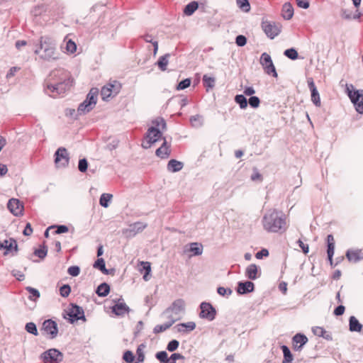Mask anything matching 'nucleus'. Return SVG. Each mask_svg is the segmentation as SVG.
I'll return each instance as SVG.
<instances>
[{
    "instance_id": "nucleus-1",
    "label": "nucleus",
    "mask_w": 363,
    "mask_h": 363,
    "mask_svg": "<svg viewBox=\"0 0 363 363\" xmlns=\"http://www.w3.org/2000/svg\"><path fill=\"white\" fill-rule=\"evenodd\" d=\"M262 225L268 233H282L287 229L286 216L281 211L270 209L262 218Z\"/></svg>"
},
{
    "instance_id": "nucleus-2",
    "label": "nucleus",
    "mask_w": 363,
    "mask_h": 363,
    "mask_svg": "<svg viewBox=\"0 0 363 363\" xmlns=\"http://www.w3.org/2000/svg\"><path fill=\"white\" fill-rule=\"evenodd\" d=\"M52 83L47 84V89L52 94H65L73 85V79L69 72L64 69L53 70L50 73Z\"/></svg>"
},
{
    "instance_id": "nucleus-3",
    "label": "nucleus",
    "mask_w": 363,
    "mask_h": 363,
    "mask_svg": "<svg viewBox=\"0 0 363 363\" xmlns=\"http://www.w3.org/2000/svg\"><path fill=\"white\" fill-rule=\"evenodd\" d=\"M34 53L45 61H55L59 59L56 41L50 36H41Z\"/></svg>"
},
{
    "instance_id": "nucleus-4",
    "label": "nucleus",
    "mask_w": 363,
    "mask_h": 363,
    "mask_svg": "<svg viewBox=\"0 0 363 363\" xmlns=\"http://www.w3.org/2000/svg\"><path fill=\"white\" fill-rule=\"evenodd\" d=\"M97 95L98 89H91L85 100L79 105L77 115H84L93 110L97 102Z\"/></svg>"
},
{
    "instance_id": "nucleus-5",
    "label": "nucleus",
    "mask_w": 363,
    "mask_h": 363,
    "mask_svg": "<svg viewBox=\"0 0 363 363\" xmlns=\"http://www.w3.org/2000/svg\"><path fill=\"white\" fill-rule=\"evenodd\" d=\"M346 92L356 111L363 113V89H354L352 84L346 85Z\"/></svg>"
},
{
    "instance_id": "nucleus-6",
    "label": "nucleus",
    "mask_w": 363,
    "mask_h": 363,
    "mask_svg": "<svg viewBox=\"0 0 363 363\" xmlns=\"http://www.w3.org/2000/svg\"><path fill=\"white\" fill-rule=\"evenodd\" d=\"M145 138L146 142L142 143V147L144 149H148L162 138V132L159 128L150 126L148 128Z\"/></svg>"
},
{
    "instance_id": "nucleus-7",
    "label": "nucleus",
    "mask_w": 363,
    "mask_h": 363,
    "mask_svg": "<svg viewBox=\"0 0 363 363\" xmlns=\"http://www.w3.org/2000/svg\"><path fill=\"white\" fill-rule=\"evenodd\" d=\"M185 312V301L182 298L176 299L164 310L163 315H172L174 318H179L180 315Z\"/></svg>"
},
{
    "instance_id": "nucleus-8",
    "label": "nucleus",
    "mask_w": 363,
    "mask_h": 363,
    "mask_svg": "<svg viewBox=\"0 0 363 363\" xmlns=\"http://www.w3.org/2000/svg\"><path fill=\"white\" fill-rule=\"evenodd\" d=\"M63 354L55 348L43 352L40 357L43 363H60L63 360Z\"/></svg>"
},
{
    "instance_id": "nucleus-9",
    "label": "nucleus",
    "mask_w": 363,
    "mask_h": 363,
    "mask_svg": "<svg viewBox=\"0 0 363 363\" xmlns=\"http://www.w3.org/2000/svg\"><path fill=\"white\" fill-rule=\"evenodd\" d=\"M67 315L70 323H74L80 320L86 321L84 309L76 303H71L69 305Z\"/></svg>"
},
{
    "instance_id": "nucleus-10",
    "label": "nucleus",
    "mask_w": 363,
    "mask_h": 363,
    "mask_svg": "<svg viewBox=\"0 0 363 363\" xmlns=\"http://www.w3.org/2000/svg\"><path fill=\"white\" fill-rule=\"evenodd\" d=\"M281 25L273 21H263L262 28L268 38L274 39L281 31Z\"/></svg>"
},
{
    "instance_id": "nucleus-11",
    "label": "nucleus",
    "mask_w": 363,
    "mask_h": 363,
    "mask_svg": "<svg viewBox=\"0 0 363 363\" xmlns=\"http://www.w3.org/2000/svg\"><path fill=\"white\" fill-rule=\"evenodd\" d=\"M260 64L266 74L277 77L278 74L274 65L271 56L267 52H263L260 56Z\"/></svg>"
},
{
    "instance_id": "nucleus-12",
    "label": "nucleus",
    "mask_w": 363,
    "mask_h": 363,
    "mask_svg": "<svg viewBox=\"0 0 363 363\" xmlns=\"http://www.w3.org/2000/svg\"><path fill=\"white\" fill-rule=\"evenodd\" d=\"M199 317L208 321H213L216 316L217 311L213 306L208 302H202L200 304Z\"/></svg>"
},
{
    "instance_id": "nucleus-13",
    "label": "nucleus",
    "mask_w": 363,
    "mask_h": 363,
    "mask_svg": "<svg viewBox=\"0 0 363 363\" xmlns=\"http://www.w3.org/2000/svg\"><path fill=\"white\" fill-rule=\"evenodd\" d=\"M113 302L114 305L111 307V312L116 316H123L130 311V308L126 305L122 297L113 299Z\"/></svg>"
},
{
    "instance_id": "nucleus-14",
    "label": "nucleus",
    "mask_w": 363,
    "mask_h": 363,
    "mask_svg": "<svg viewBox=\"0 0 363 363\" xmlns=\"http://www.w3.org/2000/svg\"><path fill=\"white\" fill-rule=\"evenodd\" d=\"M147 225L142 222H135L129 225L128 228L123 229L122 233L123 235L126 238H133L138 233L142 232Z\"/></svg>"
},
{
    "instance_id": "nucleus-15",
    "label": "nucleus",
    "mask_w": 363,
    "mask_h": 363,
    "mask_svg": "<svg viewBox=\"0 0 363 363\" xmlns=\"http://www.w3.org/2000/svg\"><path fill=\"white\" fill-rule=\"evenodd\" d=\"M69 161V157L67 149L62 147H59L55 152V163L57 165L65 167L68 166Z\"/></svg>"
},
{
    "instance_id": "nucleus-16",
    "label": "nucleus",
    "mask_w": 363,
    "mask_h": 363,
    "mask_svg": "<svg viewBox=\"0 0 363 363\" xmlns=\"http://www.w3.org/2000/svg\"><path fill=\"white\" fill-rule=\"evenodd\" d=\"M42 330L50 335V339H54L57 337L58 333L57 324L52 319H48L43 321L42 325Z\"/></svg>"
},
{
    "instance_id": "nucleus-17",
    "label": "nucleus",
    "mask_w": 363,
    "mask_h": 363,
    "mask_svg": "<svg viewBox=\"0 0 363 363\" xmlns=\"http://www.w3.org/2000/svg\"><path fill=\"white\" fill-rule=\"evenodd\" d=\"M7 208L9 211L14 216H21L23 215L24 206L22 202L18 199H10L7 203Z\"/></svg>"
},
{
    "instance_id": "nucleus-18",
    "label": "nucleus",
    "mask_w": 363,
    "mask_h": 363,
    "mask_svg": "<svg viewBox=\"0 0 363 363\" xmlns=\"http://www.w3.org/2000/svg\"><path fill=\"white\" fill-rule=\"evenodd\" d=\"M255 284L251 281H240L238 282L236 291L240 295H245L253 292Z\"/></svg>"
},
{
    "instance_id": "nucleus-19",
    "label": "nucleus",
    "mask_w": 363,
    "mask_h": 363,
    "mask_svg": "<svg viewBox=\"0 0 363 363\" xmlns=\"http://www.w3.org/2000/svg\"><path fill=\"white\" fill-rule=\"evenodd\" d=\"M327 255L328 259L331 267H335L338 262L333 263V255L335 252V240L333 235L330 234L327 236Z\"/></svg>"
},
{
    "instance_id": "nucleus-20",
    "label": "nucleus",
    "mask_w": 363,
    "mask_h": 363,
    "mask_svg": "<svg viewBox=\"0 0 363 363\" xmlns=\"http://www.w3.org/2000/svg\"><path fill=\"white\" fill-rule=\"evenodd\" d=\"M308 337L303 333H296L292 338L293 348L295 351H301L308 342Z\"/></svg>"
},
{
    "instance_id": "nucleus-21",
    "label": "nucleus",
    "mask_w": 363,
    "mask_h": 363,
    "mask_svg": "<svg viewBox=\"0 0 363 363\" xmlns=\"http://www.w3.org/2000/svg\"><path fill=\"white\" fill-rule=\"evenodd\" d=\"M308 86L311 93V101L315 106H320V95L312 78L308 79Z\"/></svg>"
},
{
    "instance_id": "nucleus-22",
    "label": "nucleus",
    "mask_w": 363,
    "mask_h": 363,
    "mask_svg": "<svg viewBox=\"0 0 363 363\" xmlns=\"http://www.w3.org/2000/svg\"><path fill=\"white\" fill-rule=\"evenodd\" d=\"M162 138H163L164 141L162 145L156 150L155 155L161 159H167L171 155L170 145L167 144L165 138L162 137Z\"/></svg>"
},
{
    "instance_id": "nucleus-23",
    "label": "nucleus",
    "mask_w": 363,
    "mask_h": 363,
    "mask_svg": "<svg viewBox=\"0 0 363 363\" xmlns=\"http://www.w3.org/2000/svg\"><path fill=\"white\" fill-rule=\"evenodd\" d=\"M345 256L349 262L357 263L363 259L361 250H347Z\"/></svg>"
},
{
    "instance_id": "nucleus-24",
    "label": "nucleus",
    "mask_w": 363,
    "mask_h": 363,
    "mask_svg": "<svg viewBox=\"0 0 363 363\" xmlns=\"http://www.w3.org/2000/svg\"><path fill=\"white\" fill-rule=\"evenodd\" d=\"M167 318L169 319V321L162 324V325H157L155 326L153 329V333L155 334L162 333L169 328L176 321L179 320V318H174L172 315H168Z\"/></svg>"
},
{
    "instance_id": "nucleus-25",
    "label": "nucleus",
    "mask_w": 363,
    "mask_h": 363,
    "mask_svg": "<svg viewBox=\"0 0 363 363\" xmlns=\"http://www.w3.org/2000/svg\"><path fill=\"white\" fill-rule=\"evenodd\" d=\"M183 162L175 159H172L168 162L167 169L169 172L175 173L179 172L183 168Z\"/></svg>"
},
{
    "instance_id": "nucleus-26",
    "label": "nucleus",
    "mask_w": 363,
    "mask_h": 363,
    "mask_svg": "<svg viewBox=\"0 0 363 363\" xmlns=\"http://www.w3.org/2000/svg\"><path fill=\"white\" fill-rule=\"evenodd\" d=\"M257 273V266L255 264H251L246 268L245 275L249 279L255 280L259 277Z\"/></svg>"
},
{
    "instance_id": "nucleus-27",
    "label": "nucleus",
    "mask_w": 363,
    "mask_h": 363,
    "mask_svg": "<svg viewBox=\"0 0 363 363\" xmlns=\"http://www.w3.org/2000/svg\"><path fill=\"white\" fill-rule=\"evenodd\" d=\"M349 329L351 332H360L362 329V325L354 315L349 318Z\"/></svg>"
},
{
    "instance_id": "nucleus-28",
    "label": "nucleus",
    "mask_w": 363,
    "mask_h": 363,
    "mask_svg": "<svg viewBox=\"0 0 363 363\" xmlns=\"http://www.w3.org/2000/svg\"><path fill=\"white\" fill-rule=\"evenodd\" d=\"M282 17L286 20H290L294 16V8L290 3H285L282 6Z\"/></svg>"
},
{
    "instance_id": "nucleus-29",
    "label": "nucleus",
    "mask_w": 363,
    "mask_h": 363,
    "mask_svg": "<svg viewBox=\"0 0 363 363\" xmlns=\"http://www.w3.org/2000/svg\"><path fill=\"white\" fill-rule=\"evenodd\" d=\"M109 292L110 286L106 282L100 284L96 289V294L99 297H106L108 295Z\"/></svg>"
},
{
    "instance_id": "nucleus-30",
    "label": "nucleus",
    "mask_w": 363,
    "mask_h": 363,
    "mask_svg": "<svg viewBox=\"0 0 363 363\" xmlns=\"http://www.w3.org/2000/svg\"><path fill=\"white\" fill-rule=\"evenodd\" d=\"M281 349L284 355L282 363H291L294 359V357L289 347L285 345H283L281 346Z\"/></svg>"
},
{
    "instance_id": "nucleus-31",
    "label": "nucleus",
    "mask_w": 363,
    "mask_h": 363,
    "mask_svg": "<svg viewBox=\"0 0 363 363\" xmlns=\"http://www.w3.org/2000/svg\"><path fill=\"white\" fill-rule=\"evenodd\" d=\"M199 8V3L196 1H191L185 6L184 9V13L186 16H191Z\"/></svg>"
},
{
    "instance_id": "nucleus-32",
    "label": "nucleus",
    "mask_w": 363,
    "mask_h": 363,
    "mask_svg": "<svg viewBox=\"0 0 363 363\" xmlns=\"http://www.w3.org/2000/svg\"><path fill=\"white\" fill-rule=\"evenodd\" d=\"M203 84L206 88V91H208L215 86L216 79L213 77H209L207 74H204L202 78Z\"/></svg>"
},
{
    "instance_id": "nucleus-33",
    "label": "nucleus",
    "mask_w": 363,
    "mask_h": 363,
    "mask_svg": "<svg viewBox=\"0 0 363 363\" xmlns=\"http://www.w3.org/2000/svg\"><path fill=\"white\" fill-rule=\"evenodd\" d=\"M169 53H167L158 59L156 65L158 66L161 71H165L167 69V67L169 62V57H170Z\"/></svg>"
},
{
    "instance_id": "nucleus-34",
    "label": "nucleus",
    "mask_w": 363,
    "mask_h": 363,
    "mask_svg": "<svg viewBox=\"0 0 363 363\" xmlns=\"http://www.w3.org/2000/svg\"><path fill=\"white\" fill-rule=\"evenodd\" d=\"M145 343H141L138 346L136 350L137 360L135 363H143L145 361V356L144 353V350L145 349Z\"/></svg>"
},
{
    "instance_id": "nucleus-35",
    "label": "nucleus",
    "mask_w": 363,
    "mask_h": 363,
    "mask_svg": "<svg viewBox=\"0 0 363 363\" xmlns=\"http://www.w3.org/2000/svg\"><path fill=\"white\" fill-rule=\"evenodd\" d=\"M94 267L100 270L104 274H109V271L106 268V262L104 258H98L94 264Z\"/></svg>"
},
{
    "instance_id": "nucleus-36",
    "label": "nucleus",
    "mask_w": 363,
    "mask_h": 363,
    "mask_svg": "<svg viewBox=\"0 0 363 363\" xmlns=\"http://www.w3.org/2000/svg\"><path fill=\"white\" fill-rule=\"evenodd\" d=\"M189 251L195 256L201 255L203 252V245L201 243L192 242L190 244Z\"/></svg>"
},
{
    "instance_id": "nucleus-37",
    "label": "nucleus",
    "mask_w": 363,
    "mask_h": 363,
    "mask_svg": "<svg viewBox=\"0 0 363 363\" xmlns=\"http://www.w3.org/2000/svg\"><path fill=\"white\" fill-rule=\"evenodd\" d=\"M112 198V194L104 193L100 196L99 204L104 208H107L109 206Z\"/></svg>"
},
{
    "instance_id": "nucleus-38",
    "label": "nucleus",
    "mask_w": 363,
    "mask_h": 363,
    "mask_svg": "<svg viewBox=\"0 0 363 363\" xmlns=\"http://www.w3.org/2000/svg\"><path fill=\"white\" fill-rule=\"evenodd\" d=\"M235 102L239 105L241 109H245L247 108L248 102L247 99L243 94H237L235 96Z\"/></svg>"
},
{
    "instance_id": "nucleus-39",
    "label": "nucleus",
    "mask_w": 363,
    "mask_h": 363,
    "mask_svg": "<svg viewBox=\"0 0 363 363\" xmlns=\"http://www.w3.org/2000/svg\"><path fill=\"white\" fill-rule=\"evenodd\" d=\"M26 290L29 293L28 298L31 301H36L40 297V291L31 286L26 287Z\"/></svg>"
},
{
    "instance_id": "nucleus-40",
    "label": "nucleus",
    "mask_w": 363,
    "mask_h": 363,
    "mask_svg": "<svg viewBox=\"0 0 363 363\" xmlns=\"http://www.w3.org/2000/svg\"><path fill=\"white\" fill-rule=\"evenodd\" d=\"M284 55L291 60H296L298 57V52L294 48L285 50Z\"/></svg>"
},
{
    "instance_id": "nucleus-41",
    "label": "nucleus",
    "mask_w": 363,
    "mask_h": 363,
    "mask_svg": "<svg viewBox=\"0 0 363 363\" xmlns=\"http://www.w3.org/2000/svg\"><path fill=\"white\" fill-rule=\"evenodd\" d=\"M25 330L27 333L33 335L35 336L38 335V331L36 324L33 322L27 323L25 325Z\"/></svg>"
},
{
    "instance_id": "nucleus-42",
    "label": "nucleus",
    "mask_w": 363,
    "mask_h": 363,
    "mask_svg": "<svg viewBox=\"0 0 363 363\" xmlns=\"http://www.w3.org/2000/svg\"><path fill=\"white\" fill-rule=\"evenodd\" d=\"M106 85L108 88H111V90L114 95H116L121 89V84L116 80L108 83Z\"/></svg>"
},
{
    "instance_id": "nucleus-43",
    "label": "nucleus",
    "mask_w": 363,
    "mask_h": 363,
    "mask_svg": "<svg viewBox=\"0 0 363 363\" xmlns=\"http://www.w3.org/2000/svg\"><path fill=\"white\" fill-rule=\"evenodd\" d=\"M34 255L38 256L40 259H44L48 254V247L45 245L40 246L39 249L34 250Z\"/></svg>"
},
{
    "instance_id": "nucleus-44",
    "label": "nucleus",
    "mask_w": 363,
    "mask_h": 363,
    "mask_svg": "<svg viewBox=\"0 0 363 363\" xmlns=\"http://www.w3.org/2000/svg\"><path fill=\"white\" fill-rule=\"evenodd\" d=\"M239 9L242 11L248 12L250 10V4L248 0H236Z\"/></svg>"
},
{
    "instance_id": "nucleus-45",
    "label": "nucleus",
    "mask_w": 363,
    "mask_h": 363,
    "mask_svg": "<svg viewBox=\"0 0 363 363\" xmlns=\"http://www.w3.org/2000/svg\"><path fill=\"white\" fill-rule=\"evenodd\" d=\"M191 83V78H186L178 83L176 89L178 91L184 90L190 86Z\"/></svg>"
},
{
    "instance_id": "nucleus-46",
    "label": "nucleus",
    "mask_w": 363,
    "mask_h": 363,
    "mask_svg": "<svg viewBox=\"0 0 363 363\" xmlns=\"http://www.w3.org/2000/svg\"><path fill=\"white\" fill-rule=\"evenodd\" d=\"M217 293L221 296L228 297L232 294L233 291L230 288L218 286L217 288Z\"/></svg>"
},
{
    "instance_id": "nucleus-47",
    "label": "nucleus",
    "mask_w": 363,
    "mask_h": 363,
    "mask_svg": "<svg viewBox=\"0 0 363 363\" xmlns=\"http://www.w3.org/2000/svg\"><path fill=\"white\" fill-rule=\"evenodd\" d=\"M71 292V287L69 284H63L60 287V294L61 296L66 298L67 297Z\"/></svg>"
},
{
    "instance_id": "nucleus-48",
    "label": "nucleus",
    "mask_w": 363,
    "mask_h": 363,
    "mask_svg": "<svg viewBox=\"0 0 363 363\" xmlns=\"http://www.w3.org/2000/svg\"><path fill=\"white\" fill-rule=\"evenodd\" d=\"M88 161L86 158H82L79 160L78 169L79 172L84 173L86 172L88 169Z\"/></svg>"
},
{
    "instance_id": "nucleus-49",
    "label": "nucleus",
    "mask_w": 363,
    "mask_h": 363,
    "mask_svg": "<svg viewBox=\"0 0 363 363\" xmlns=\"http://www.w3.org/2000/svg\"><path fill=\"white\" fill-rule=\"evenodd\" d=\"M123 359L126 363H132L135 359V356H134L133 352L130 350L125 351L123 354Z\"/></svg>"
},
{
    "instance_id": "nucleus-50",
    "label": "nucleus",
    "mask_w": 363,
    "mask_h": 363,
    "mask_svg": "<svg viewBox=\"0 0 363 363\" xmlns=\"http://www.w3.org/2000/svg\"><path fill=\"white\" fill-rule=\"evenodd\" d=\"M155 357L160 363H166L168 359V354L166 351H160L155 354Z\"/></svg>"
},
{
    "instance_id": "nucleus-51",
    "label": "nucleus",
    "mask_w": 363,
    "mask_h": 363,
    "mask_svg": "<svg viewBox=\"0 0 363 363\" xmlns=\"http://www.w3.org/2000/svg\"><path fill=\"white\" fill-rule=\"evenodd\" d=\"M179 342L177 340H172L167 345V350L169 352H174L179 347Z\"/></svg>"
},
{
    "instance_id": "nucleus-52",
    "label": "nucleus",
    "mask_w": 363,
    "mask_h": 363,
    "mask_svg": "<svg viewBox=\"0 0 363 363\" xmlns=\"http://www.w3.org/2000/svg\"><path fill=\"white\" fill-rule=\"evenodd\" d=\"M247 102L249 103V105L253 108H258L260 104V100L259 97L255 96H250Z\"/></svg>"
},
{
    "instance_id": "nucleus-53",
    "label": "nucleus",
    "mask_w": 363,
    "mask_h": 363,
    "mask_svg": "<svg viewBox=\"0 0 363 363\" xmlns=\"http://www.w3.org/2000/svg\"><path fill=\"white\" fill-rule=\"evenodd\" d=\"M113 94L111 88H108L107 85L102 87L101 94L103 100H106Z\"/></svg>"
},
{
    "instance_id": "nucleus-54",
    "label": "nucleus",
    "mask_w": 363,
    "mask_h": 363,
    "mask_svg": "<svg viewBox=\"0 0 363 363\" xmlns=\"http://www.w3.org/2000/svg\"><path fill=\"white\" fill-rule=\"evenodd\" d=\"M179 326L185 328V332H189L195 329L196 323L194 322L189 321L187 323H179Z\"/></svg>"
},
{
    "instance_id": "nucleus-55",
    "label": "nucleus",
    "mask_w": 363,
    "mask_h": 363,
    "mask_svg": "<svg viewBox=\"0 0 363 363\" xmlns=\"http://www.w3.org/2000/svg\"><path fill=\"white\" fill-rule=\"evenodd\" d=\"M52 226H55L54 228H56L54 232L55 235L65 233L69 230L68 227L65 225H53Z\"/></svg>"
},
{
    "instance_id": "nucleus-56",
    "label": "nucleus",
    "mask_w": 363,
    "mask_h": 363,
    "mask_svg": "<svg viewBox=\"0 0 363 363\" xmlns=\"http://www.w3.org/2000/svg\"><path fill=\"white\" fill-rule=\"evenodd\" d=\"M247 39L243 35H238L235 38V43L239 47H243L247 44Z\"/></svg>"
},
{
    "instance_id": "nucleus-57",
    "label": "nucleus",
    "mask_w": 363,
    "mask_h": 363,
    "mask_svg": "<svg viewBox=\"0 0 363 363\" xmlns=\"http://www.w3.org/2000/svg\"><path fill=\"white\" fill-rule=\"evenodd\" d=\"M67 273L72 277H77L80 273V268L79 266H71L67 269Z\"/></svg>"
},
{
    "instance_id": "nucleus-58",
    "label": "nucleus",
    "mask_w": 363,
    "mask_h": 363,
    "mask_svg": "<svg viewBox=\"0 0 363 363\" xmlns=\"http://www.w3.org/2000/svg\"><path fill=\"white\" fill-rule=\"evenodd\" d=\"M66 50L67 52H69L70 53L74 52L77 50L76 43L74 41H72V40H67V43H66Z\"/></svg>"
},
{
    "instance_id": "nucleus-59",
    "label": "nucleus",
    "mask_w": 363,
    "mask_h": 363,
    "mask_svg": "<svg viewBox=\"0 0 363 363\" xmlns=\"http://www.w3.org/2000/svg\"><path fill=\"white\" fill-rule=\"evenodd\" d=\"M201 119H202V117L200 115H195V116H191L190 122L191 123L193 126L196 125V123H198V125H201V124H202Z\"/></svg>"
},
{
    "instance_id": "nucleus-60",
    "label": "nucleus",
    "mask_w": 363,
    "mask_h": 363,
    "mask_svg": "<svg viewBox=\"0 0 363 363\" xmlns=\"http://www.w3.org/2000/svg\"><path fill=\"white\" fill-rule=\"evenodd\" d=\"M297 243H298V246L301 248L302 252L305 255H307L308 253V252H309V246H308V245L303 243V242L301 239H298L297 240Z\"/></svg>"
},
{
    "instance_id": "nucleus-61",
    "label": "nucleus",
    "mask_w": 363,
    "mask_h": 363,
    "mask_svg": "<svg viewBox=\"0 0 363 363\" xmlns=\"http://www.w3.org/2000/svg\"><path fill=\"white\" fill-rule=\"evenodd\" d=\"M297 6L300 8L307 9L310 6L308 0H296Z\"/></svg>"
},
{
    "instance_id": "nucleus-62",
    "label": "nucleus",
    "mask_w": 363,
    "mask_h": 363,
    "mask_svg": "<svg viewBox=\"0 0 363 363\" xmlns=\"http://www.w3.org/2000/svg\"><path fill=\"white\" fill-rule=\"evenodd\" d=\"M345 311V307L343 305L340 304L335 308L333 313L336 316H340L344 313Z\"/></svg>"
},
{
    "instance_id": "nucleus-63",
    "label": "nucleus",
    "mask_w": 363,
    "mask_h": 363,
    "mask_svg": "<svg viewBox=\"0 0 363 363\" xmlns=\"http://www.w3.org/2000/svg\"><path fill=\"white\" fill-rule=\"evenodd\" d=\"M269 255V251L267 249H262L255 254V257L258 259H262L264 257Z\"/></svg>"
},
{
    "instance_id": "nucleus-64",
    "label": "nucleus",
    "mask_w": 363,
    "mask_h": 363,
    "mask_svg": "<svg viewBox=\"0 0 363 363\" xmlns=\"http://www.w3.org/2000/svg\"><path fill=\"white\" fill-rule=\"evenodd\" d=\"M11 274L18 281H23L25 279V275L19 270L14 269L11 272Z\"/></svg>"
}]
</instances>
